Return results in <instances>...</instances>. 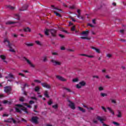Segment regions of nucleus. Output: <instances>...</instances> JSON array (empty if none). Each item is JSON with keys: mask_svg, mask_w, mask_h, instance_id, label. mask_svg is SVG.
I'll return each mask as SVG.
<instances>
[{"mask_svg": "<svg viewBox=\"0 0 126 126\" xmlns=\"http://www.w3.org/2000/svg\"><path fill=\"white\" fill-rule=\"evenodd\" d=\"M118 114L117 115L118 118H122V112H121V111L118 110Z\"/></svg>", "mask_w": 126, "mask_h": 126, "instance_id": "26", "label": "nucleus"}, {"mask_svg": "<svg viewBox=\"0 0 126 126\" xmlns=\"http://www.w3.org/2000/svg\"><path fill=\"white\" fill-rule=\"evenodd\" d=\"M8 8L10 9L11 10H14L15 9V7H13L10 5L7 6Z\"/></svg>", "mask_w": 126, "mask_h": 126, "instance_id": "22", "label": "nucleus"}, {"mask_svg": "<svg viewBox=\"0 0 126 126\" xmlns=\"http://www.w3.org/2000/svg\"><path fill=\"white\" fill-rule=\"evenodd\" d=\"M93 78H96L97 79H99V76H96V75H94V76H93Z\"/></svg>", "mask_w": 126, "mask_h": 126, "instance_id": "52", "label": "nucleus"}, {"mask_svg": "<svg viewBox=\"0 0 126 126\" xmlns=\"http://www.w3.org/2000/svg\"><path fill=\"white\" fill-rule=\"evenodd\" d=\"M16 22L8 21L5 23L6 25H11V24H15Z\"/></svg>", "mask_w": 126, "mask_h": 126, "instance_id": "19", "label": "nucleus"}, {"mask_svg": "<svg viewBox=\"0 0 126 126\" xmlns=\"http://www.w3.org/2000/svg\"><path fill=\"white\" fill-rule=\"evenodd\" d=\"M52 55H53V56H58V53L56 52H52Z\"/></svg>", "mask_w": 126, "mask_h": 126, "instance_id": "56", "label": "nucleus"}, {"mask_svg": "<svg viewBox=\"0 0 126 126\" xmlns=\"http://www.w3.org/2000/svg\"><path fill=\"white\" fill-rule=\"evenodd\" d=\"M8 76H9V78H13V79H14V76L12 73H9L8 75Z\"/></svg>", "mask_w": 126, "mask_h": 126, "instance_id": "30", "label": "nucleus"}, {"mask_svg": "<svg viewBox=\"0 0 126 126\" xmlns=\"http://www.w3.org/2000/svg\"><path fill=\"white\" fill-rule=\"evenodd\" d=\"M31 99H32V100H37V98H36L35 97H31Z\"/></svg>", "mask_w": 126, "mask_h": 126, "instance_id": "63", "label": "nucleus"}, {"mask_svg": "<svg viewBox=\"0 0 126 126\" xmlns=\"http://www.w3.org/2000/svg\"><path fill=\"white\" fill-rule=\"evenodd\" d=\"M50 62L52 63L53 65H61L62 64L61 62H59L55 59H52Z\"/></svg>", "mask_w": 126, "mask_h": 126, "instance_id": "2", "label": "nucleus"}, {"mask_svg": "<svg viewBox=\"0 0 126 126\" xmlns=\"http://www.w3.org/2000/svg\"><path fill=\"white\" fill-rule=\"evenodd\" d=\"M38 118L37 117H32V122L34 124H38Z\"/></svg>", "mask_w": 126, "mask_h": 126, "instance_id": "11", "label": "nucleus"}, {"mask_svg": "<svg viewBox=\"0 0 126 126\" xmlns=\"http://www.w3.org/2000/svg\"><path fill=\"white\" fill-rule=\"evenodd\" d=\"M69 8H70V9H74V8H75V6L74 5L70 6H69Z\"/></svg>", "mask_w": 126, "mask_h": 126, "instance_id": "45", "label": "nucleus"}, {"mask_svg": "<svg viewBox=\"0 0 126 126\" xmlns=\"http://www.w3.org/2000/svg\"><path fill=\"white\" fill-rule=\"evenodd\" d=\"M24 105L25 106H26L27 107H28V108H32V107H31V105H28V104L27 103H25Z\"/></svg>", "mask_w": 126, "mask_h": 126, "instance_id": "46", "label": "nucleus"}, {"mask_svg": "<svg viewBox=\"0 0 126 126\" xmlns=\"http://www.w3.org/2000/svg\"><path fill=\"white\" fill-rule=\"evenodd\" d=\"M63 89H64V90H66L67 91V92H69L70 93H71V90L69 88H67L66 87H63Z\"/></svg>", "mask_w": 126, "mask_h": 126, "instance_id": "24", "label": "nucleus"}, {"mask_svg": "<svg viewBox=\"0 0 126 126\" xmlns=\"http://www.w3.org/2000/svg\"><path fill=\"white\" fill-rule=\"evenodd\" d=\"M41 85L43 87H44L45 88H47V89H50V88H51V86L47 84V83H42Z\"/></svg>", "mask_w": 126, "mask_h": 126, "instance_id": "10", "label": "nucleus"}, {"mask_svg": "<svg viewBox=\"0 0 126 126\" xmlns=\"http://www.w3.org/2000/svg\"><path fill=\"white\" fill-rule=\"evenodd\" d=\"M4 43H7V46L8 47V48H9L10 49L9 51L10 52H12V53H15V50L12 48V44L10 43L7 39L5 38L4 40Z\"/></svg>", "mask_w": 126, "mask_h": 126, "instance_id": "1", "label": "nucleus"}, {"mask_svg": "<svg viewBox=\"0 0 126 126\" xmlns=\"http://www.w3.org/2000/svg\"><path fill=\"white\" fill-rule=\"evenodd\" d=\"M77 12L78 13V15H77L78 18H80V14H81L80 13V9H78Z\"/></svg>", "mask_w": 126, "mask_h": 126, "instance_id": "25", "label": "nucleus"}, {"mask_svg": "<svg viewBox=\"0 0 126 126\" xmlns=\"http://www.w3.org/2000/svg\"><path fill=\"white\" fill-rule=\"evenodd\" d=\"M35 43H36L37 45H38V46H42V44L39 41H38V40L35 41Z\"/></svg>", "mask_w": 126, "mask_h": 126, "instance_id": "36", "label": "nucleus"}, {"mask_svg": "<svg viewBox=\"0 0 126 126\" xmlns=\"http://www.w3.org/2000/svg\"><path fill=\"white\" fill-rule=\"evenodd\" d=\"M87 57L92 58H94V56H92V55H87Z\"/></svg>", "mask_w": 126, "mask_h": 126, "instance_id": "58", "label": "nucleus"}, {"mask_svg": "<svg viewBox=\"0 0 126 126\" xmlns=\"http://www.w3.org/2000/svg\"><path fill=\"white\" fill-rule=\"evenodd\" d=\"M4 91L5 93H9V94H10V92H11V88L9 86H5L4 87Z\"/></svg>", "mask_w": 126, "mask_h": 126, "instance_id": "5", "label": "nucleus"}, {"mask_svg": "<svg viewBox=\"0 0 126 126\" xmlns=\"http://www.w3.org/2000/svg\"><path fill=\"white\" fill-rule=\"evenodd\" d=\"M105 77H106V78H107V79H111V77L109 76V75H106L105 76Z\"/></svg>", "mask_w": 126, "mask_h": 126, "instance_id": "59", "label": "nucleus"}, {"mask_svg": "<svg viewBox=\"0 0 126 126\" xmlns=\"http://www.w3.org/2000/svg\"><path fill=\"white\" fill-rule=\"evenodd\" d=\"M27 8H28V5L25 4L23 6V7L21 9H20V10L22 11H24V10H27Z\"/></svg>", "mask_w": 126, "mask_h": 126, "instance_id": "12", "label": "nucleus"}, {"mask_svg": "<svg viewBox=\"0 0 126 126\" xmlns=\"http://www.w3.org/2000/svg\"><path fill=\"white\" fill-rule=\"evenodd\" d=\"M0 58L3 61H4V60H5V56L4 55H0Z\"/></svg>", "mask_w": 126, "mask_h": 126, "instance_id": "39", "label": "nucleus"}, {"mask_svg": "<svg viewBox=\"0 0 126 126\" xmlns=\"http://www.w3.org/2000/svg\"><path fill=\"white\" fill-rule=\"evenodd\" d=\"M101 108L102 109V110H103V111H104L105 113L107 112V109H106V108H105V107L101 106Z\"/></svg>", "mask_w": 126, "mask_h": 126, "instance_id": "47", "label": "nucleus"}, {"mask_svg": "<svg viewBox=\"0 0 126 126\" xmlns=\"http://www.w3.org/2000/svg\"><path fill=\"white\" fill-rule=\"evenodd\" d=\"M19 101L20 102H24V97H23V96L20 97Z\"/></svg>", "mask_w": 126, "mask_h": 126, "instance_id": "33", "label": "nucleus"}, {"mask_svg": "<svg viewBox=\"0 0 126 126\" xmlns=\"http://www.w3.org/2000/svg\"><path fill=\"white\" fill-rule=\"evenodd\" d=\"M82 35H86V36H88V34H89V31L86 30V31H83L81 33Z\"/></svg>", "mask_w": 126, "mask_h": 126, "instance_id": "14", "label": "nucleus"}, {"mask_svg": "<svg viewBox=\"0 0 126 126\" xmlns=\"http://www.w3.org/2000/svg\"><path fill=\"white\" fill-rule=\"evenodd\" d=\"M26 86L27 87H29V85H27V84H25L24 85V88H25L26 87Z\"/></svg>", "mask_w": 126, "mask_h": 126, "instance_id": "64", "label": "nucleus"}, {"mask_svg": "<svg viewBox=\"0 0 126 126\" xmlns=\"http://www.w3.org/2000/svg\"><path fill=\"white\" fill-rule=\"evenodd\" d=\"M16 107H19V108H22L21 110L22 111H24L25 113H26V114H28V111H27V108L25 107H24L23 105L21 104H16Z\"/></svg>", "mask_w": 126, "mask_h": 126, "instance_id": "3", "label": "nucleus"}, {"mask_svg": "<svg viewBox=\"0 0 126 126\" xmlns=\"http://www.w3.org/2000/svg\"><path fill=\"white\" fill-rule=\"evenodd\" d=\"M15 16H16V19H17V20H20V16L19 15V14H16L15 15Z\"/></svg>", "mask_w": 126, "mask_h": 126, "instance_id": "27", "label": "nucleus"}, {"mask_svg": "<svg viewBox=\"0 0 126 126\" xmlns=\"http://www.w3.org/2000/svg\"><path fill=\"white\" fill-rule=\"evenodd\" d=\"M80 56H82L83 57H87V55L86 54H79Z\"/></svg>", "mask_w": 126, "mask_h": 126, "instance_id": "61", "label": "nucleus"}, {"mask_svg": "<svg viewBox=\"0 0 126 126\" xmlns=\"http://www.w3.org/2000/svg\"><path fill=\"white\" fill-rule=\"evenodd\" d=\"M35 103V102H34V101L33 100H30L29 101V103L30 104V105H32L33 104H34Z\"/></svg>", "mask_w": 126, "mask_h": 126, "instance_id": "50", "label": "nucleus"}, {"mask_svg": "<svg viewBox=\"0 0 126 126\" xmlns=\"http://www.w3.org/2000/svg\"><path fill=\"white\" fill-rule=\"evenodd\" d=\"M81 39H82L83 40H84L85 39H86L87 40H90V38H89L87 36H81Z\"/></svg>", "mask_w": 126, "mask_h": 126, "instance_id": "32", "label": "nucleus"}, {"mask_svg": "<svg viewBox=\"0 0 126 126\" xmlns=\"http://www.w3.org/2000/svg\"><path fill=\"white\" fill-rule=\"evenodd\" d=\"M79 84L81 85V86H85V85H86V83L84 81H83L80 82Z\"/></svg>", "mask_w": 126, "mask_h": 126, "instance_id": "21", "label": "nucleus"}, {"mask_svg": "<svg viewBox=\"0 0 126 126\" xmlns=\"http://www.w3.org/2000/svg\"><path fill=\"white\" fill-rule=\"evenodd\" d=\"M73 82H77L78 81V78H75L72 80Z\"/></svg>", "mask_w": 126, "mask_h": 126, "instance_id": "49", "label": "nucleus"}, {"mask_svg": "<svg viewBox=\"0 0 126 126\" xmlns=\"http://www.w3.org/2000/svg\"><path fill=\"white\" fill-rule=\"evenodd\" d=\"M24 59L25 60V61H26V62H27V63L30 65V66H31L32 67H33V68L35 67V65L34 64H33L30 61V60L27 59V58H26V57H24Z\"/></svg>", "mask_w": 126, "mask_h": 126, "instance_id": "9", "label": "nucleus"}, {"mask_svg": "<svg viewBox=\"0 0 126 126\" xmlns=\"http://www.w3.org/2000/svg\"><path fill=\"white\" fill-rule=\"evenodd\" d=\"M113 124H114V125H116V126H120V124L118 123L117 122H113Z\"/></svg>", "mask_w": 126, "mask_h": 126, "instance_id": "54", "label": "nucleus"}, {"mask_svg": "<svg viewBox=\"0 0 126 126\" xmlns=\"http://www.w3.org/2000/svg\"><path fill=\"white\" fill-rule=\"evenodd\" d=\"M51 7H53V9H56V10H59V11H62V9H60L55 7L54 5H52Z\"/></svg>", "mask_w": 126, "mask_h": 126, "instance_id": "28", "label": "nucleus"}, {"mask_svg": "<svg viewBox=\"0 0 126 126\" xmlns=\"http://www.w3.org/2000/svg\"><path fill=\"white\" fill-rule=\"evenodd\" d=\"M49 33L51 34L53 37H56L57 36V30L54 29H51L49 31Z\"/></svg>", "mask_w": 126, "mask_h": 126, "instance_id": "4", "label": "nucleus"}, {"mask_svg": "<svg viewBox=\"0 0 126 126\" xmlns=\"http://www.w3.org/2000/svg\"><path fill=\"white\" fill-rule=\"evenodd\" d=\"M107 110H108V111H109L110 113H111L113 116H114V115H115V112H114V111L113 110L111 109V108L107 107Z\"/></svg>", "mask_w": 126, "mask_h": 126, "instance_id": "18", "label": "nucleus"}, {"mask_svg": "<svg viewBox=\"0 0 126 126\" xmlns=\"http://www.w3.org/2000/svg\"><path fill=\"white\" fill-rule=\"evenodd\" d=\"M34 82H37V83H41V81L39 80H34Z\"/></svg>", "mask_w": 126, "mask_h": 126, "instance_id": "53", "label": "nucleus"}, {"mask_svg": "<svg viewBox=\"0 0 126 126\" xmlns=\"http://www.w3.org/2000/svg\"><path fill=\"white\" fill-rule=\"evenodd\" d=\"M52 108H53L54 109H58V108H59V106L58 105V104H56V105H53Z\"/></svg>", "mask_w": 126, "mask_h": 126, "instance_id": "41", "label": "nucleus"}, {"mask_svg": "<svg viewBox=\"0 0 126 126\" xmlns=\"http://www.w3.org/2000/svg\"><path fill=\"white\" fill-rule=\"evenodd\" d=\"M25 45L27 47H33L34 46V44L33 43H28L27 42L25 43Z\"/></svg>", "mask_w": 126, "mask_h": 126, "instance_id": "17", "label": "nucleus"}, {"mask_svg": "<svg viewBox=\"0 0 126 126\" xmlns=\"http://www.w3.org/2000/svg\"><path fill=\"white\" fill-rule=\"evenodd\" d=\"M19 75H21V76H22V77H25L26 78V76H25V75L23 74L22 73H19Z\"/></svg>", "mask_w": 126, "mask_h": 126, "instance_id": "43", "label": "nucleus"}, {"mask_svg": "<svg viewBox=\"0 0 126 126\" xmlns=\"http://www.w3.org/2000/svg\"><path fill=\"white\" fill-rule=\"evenodd\" d=\"M54 12L55 14H56V16H58V17H62V15H61V14L58 13L56 11H54Z\"/></svg>", "mask_w": 126, "mask_h": 126, "instance_id": "23", "label": "nucleus"}, {"mask_svg": "<svg viewBox=\"0 0 126 126\" xmlns=\"http://www.w3.org/2000/svg\"><path fill=\"white\" fill-rule=\"evenodd\" d=\"M3 104H11V102L10 101H7V100H4L3 102Z\"/></svg>", "mask_w": 126, "mask_h": 126, "instance_id": "38", "label": "nucleus"}, {"mask_svg": "<svg viewBox=\"0 0 126 126\" xmlns=\"http://www.w3.org/2000/svg\"><path fill=\"white\" fill-rule=\"evenodd\" d=\"M61 50L62 51H63V50H65V48H64V47H63V46H62L61 47Z\"/></svg>", "mask_w": 126, "mask_h": 126, "instance_id": "62", "label": "nucleus"}, {"mask_svg": "<svg viewBox=\"0 0 126 126\" xmlns=\"http://www.w3.org/2000/svg\"><path fill=\"white\" fill-rule=\"evenodd\" d=\"M40 90V88L38 86H36L34 88V91L35 92H38V91H39Z\"/></svg>", "mask_w": 126, "mask_h": 126, "instance_id": "31", "label": "nucleus"}, {"mask_svg": "<svg viewBox=\"0 0 126 126\" xmlns=\"http://www.w3.org/2000/svg\"><path fill=\"white\" fill-rule=\"evenodd\" d=\"M78 109L79 110V111H80L81 112H82L83 113H85V112L86 111V110L84 109H83V108L79 106Z\"/></svg>", "mask_w": 126, "mask_h": 126, "instance_id": "20", "label": "nucleus"}, {"mask_svg": "<svg viewBox=\"0 0 126 126\" xmlns=\"http://www.w3.org/2000/svg\"><path fill=\"white\" fill-rule=\"evenodd\" d=\"M68 102H69V107H70V108H71V109H72V110H75V105H74V103L71 102V101H70V100H68Z\"/></svg>", "mask_w": 126, "mask_h": 126, "instance_id": "7", "label": "nucleus"}, {"mask_svg": "<svg viewBox=\"0 0 126 126\" xmlns=\"http://www.w3.org/2000/svg\"><path fill=\"white\" fill-rule=\"evenodd\" d=\"M49 33H50V30H46L45 31V34L47 36H49Z\"/></svg>", "mask_w": 126, "mask_h": 126, "instance_id": "29", "label": "nucleus"}, {"mask_svg": "<svg viewBox=\"0 0 126 126\" xmlns=\"http://www.w3.org/2000/svg\"><path fill=\"white\" fill-rule=\"evenodd\" d=\"M96 119L98 120V121H100V122H101V124H103V126H109V125H107L105 124H104V121H105V120L103 118H102V117H100V116H97L96 117Z\"/></svg>", "mask_w": 126, "mask_h": 126, "instance_id": "6", "label": "nucleus"}, {"mask_svg": "<svg viewBox=\"0 0 126 126\" xmlns=\"http://www.w3.org/2000/svg\"><path fill=\"white\" fill-rule=\"evenodd\" d=\"M43 62H44V63H46V62H48V58H47V56H44L43 57Z\"/></svg>", "mask_w": 126, "mask_h": 126, "instance_id": "34", "label": "nucleus"}, {"mask_svg": "<svg viewBox=\"0 0 126 126\" xmlns=\"http://www.w3.org/2000/svg\"><path fill=\"white\" fill-rule=\"evenodd\" d=\"M44 94L46 98H50V96L49 95V92H48V91H45Z\"/></svg>", "mask_w": 126, "mask_h": 126, "instance_id": "16", "label": "nucleus"}, {"mask_svg": "<svg viewBox=\"0 0 126 126\" xmlns=\"http://www.w3.org/2000/svg\"><path fill=\"white\" fill-rule=\"evenodd\" d=\"M88 26H90V27H92L93 28L94 27V26L91 24H88Z\"/></svg>", "mask_w": 126, "mask_h": 126, "instance_id": "55", "label": "nucleus"}, {"mask_svg": "<svg viewBox=\"0 0 126 126\" xmlns=\"http://www.w3.org/2000/svg\"><path fill=\"white\" fill-rule=\"evenodd\" d=\"M71 31H75V26H74L71 28Z\"/></svg>", "mask_w": 126, "mask_h": 126, "instance_id": "48", "label": "nucleus"}, {"mask_svg": "<svg viewBox=\"0 0 126 126\" xmlns=\"http://www.w3.org/2000/svg\"><path fill=\"white\" fill-rule=\"evenodd\" d=\"M24 32H31V29L29 27H26L24 28Z\"/></svg>", "mask_w": 126, "mask_h": 126, "instance_id": "13", "label": "nucleus"}, {"mask_svg": "<svg viewBox=\"0 0 126 126\" xmlns=\"http://www.w3.org/2000/svg\"><path fill=\"white\" fill-rule=\"evenodd\" d=\"M92 49L93 50H94V51H95V52L96 53H97L98 54H100V49L96 48V47H92Z\"/></svg>", "mask_w": 126, "mask_h": 126, "instance_id": "15", "label": "nucleus"}, {"mask_svg": "<svg viewBox=\"0 0 126 126\" xmlns=\"http://www.w3.org/2000/svg\"><path fill=\"white\" fill-rule=\"evenodd\" d=\"M56 78H57V79H58L59 80H60V81H63V82L66 81V79H65L64 78L60 75H56Z\"/></svg>", "mask_w": 126, "mask_h": 126, "instance_id": "8", "label": "nucleus"}, {"mask_svg": "<svg viewBox=\"0 0 126 126\" xmlns=\"http://www.w3.org/2000/svg\"><path fill=\"white\" fill-rule=\"evenodd\" d=\"M11 120L12 122H13V124H16V121H15V120H14V119L11 118Z\"/></svg>", "mask_w": 126, "mask_h": 126, "instance_id": "51", "label": "nucleus"}, {"mask_svg": "<svg viewBox=\"0 0 126 126\" xmlns=\"http://www.w3.org/2000/svg\"><path fill=\"white\" fill-rule=\"evenodd\" d=\"M15 110H16V112H17V113H20V114H21V110L20 109H19V108L16 107Z\"/></svg>", "mask_w": 126, "mask_h": 126, "instance_id": "35", "label": "nucleus"}, {"mask_svg": "<svg viewBox=\"0 0 126 126\" xmlns=\"http://www.w3.org/2000/svg\"><path fill=\"white\" fill-rule=\"evenodd\" d=\"M76 88H78V89H79L81 88V85L80 86L79 84H77L76 85Z\"/></svg>", "mask_w": 126, "mask_h": 126, "instance_id": "57", "label": "nucleus"}, {"mask_svg": "<svg viewBox=\"0 0 126 126\" xmlns=\"http://www.w3.org/2000/svg\"><path fill=\"white\" fill-rule=\"evenodd\" d=\"M7 122H8V123H12V120H11V118L8 119Z\"/></svg>", "mask_w": 126, "mask_h": 126, "instance_id": "60", "label": "nucleus"}, {"mask_svg": "<svg viewBox=\"0 0 126 126\" xmlns=\"http://www.w3.org/2000/svg\"><path fill=\"white\" fill-rule=\"evenodd\" d=\"M100 96H101V97H106V96H107V94H105V93H100Z\"/></svg>", "mask_w": 126, "mask_h": 126, "instance_id": "37", "label": "nucleus"}, {"mask_svg": "<svg viewBox=\"0 0 126 126\" xmlns=\"http://www.w3.org/2000/svg\"><path fill=\"white\" fill-rule=\"evenodd\" d=\"M98 90L99 91H103V90H104V88H103L102 87H99L98 88Z\"/></svg>", "mask_w": 126, "mask_h": 126, "instance_id": "44", "label": "nucleus"}, {"mask_svg": "<svg viewBox=\"0 0 126 126\" xmlns=\"http://www.w3.org/2000/svg\"><path fill=\"white\" fill-rule=\"evenodd\" d=\"M47 104L49 106H51V105H52V104H53V101H52V100H51V99L49 100V101L48 102Z\"/></svg>", "mask_w": 126, "mask_h": 126, "instance_id": "40", "label": "nucleus"}, {"mask_svg": "<svg viewBox=\"0 0 126 126\" xmlns=\"http://www.w3.org/2000/svg\"><path fill=\"white\" fill-rule=\"evenodd\" d=\"M59 37H60L62 38V39H63V38H65L64 35H63V34H59Z\"/></svg>", "mask_w": 126, "mask_h": 126, "instance_id": "42", "label": "nucleus"}]
</instances>
